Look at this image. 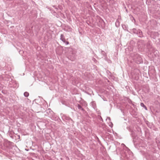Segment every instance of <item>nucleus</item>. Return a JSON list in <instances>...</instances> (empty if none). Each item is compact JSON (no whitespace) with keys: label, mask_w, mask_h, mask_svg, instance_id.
Returning a JSON list of instances; mask_svg holds the SVG:
<instances>
[{"label":"nucleus","mask_w":160,"mask_h":160,"mask_svg":"<svg viewBox=\"0 0 160 160\" xmlns=\"http://www.w3.org/2000/svg\"><path fill=\"white\" fill-rule=\"evenodd\" d=\"M24 94L25 96L27 97L29 96V94L28 92H25L24 93Z\"/></svg>","instance_id":"nucleus-1"},{"label":"nucleus","mask_w":160,"mask_h":160,"mask_svg":"<svg viewBox=\"0 0 160 160\" xmlns=\"http://www.w3.org/2000/svg\"><path fill=\"white\" fill-rule=\"evenodd\" d=\"M141 105L142 107H144L146 109H147L146 107L144 105V104L143 103H141Z\"/></svg>","instance_id":"nucleus-2"},{"label":"nucleus","mask_w":160,"mask_h":160,"mask_svg":"<svg viewBox=\"0 0 160 160\" xmlns=\"http://www.w3.org/2000/svg\"><path fill=\"white\" fill-rule=\"evenodd\" d=\"M78 106H79V108H80V106H79V105H78Z\"/></svg>","instance_id":"nucleus-3"},{"label":"nucleus","mask_w":160,"mask_h":160,"mask_svg":"<svg viewBox=\"0 0 160 160\" xmlns=\"http://www.w3.org/2000/svg\"><path fill=\"white\" fill-rule=\"evenodd\" d=\"M78 106H79V108H80V106H79V105H78Z\"/></svg>","instance_id":"nucleus-4"},{"label":"nucleus","mask_w":160,"mask_h":160,"mask_svg":"<svg viewBox=\"0 0 160 160\" xmlns=\"http://www.w3.org/2000/svg\"><path fill=\"white\" fill-rule=\"evenodd\" d=\"M78 106H79V108H80V106H79V105H78Z\"/></svg>","instance_id":"nucleus-5"},{"label":"nucleus","mask_w":160,"mask_h":160,"mask_svg":"<svg viewBox=\"0 0 160 160\" xmlns=\"http://www.w3.org/2000/svg\"><path fill=\"white\" fill-rule=\"evenodd\" d=\"M67 43L68 44V42H67Z\"/></svg>","instance_id":"nucleus-6"},{"label":"nucleus","mask_w":160,"mask_h":160,"mask_svg":"<svg viewBox=\"0 0 160 160\" xmlns=\"http://www.w3.org/2000/svg\"><path fill=\"white\" fill-rule=\"evenodd\" d=\"M67 43L68 44V42H67Z\"/></svg>","instance_id":"nucleus-7"}]
</instances>
